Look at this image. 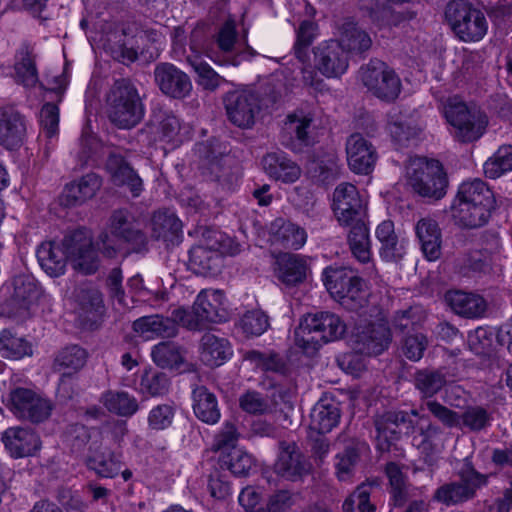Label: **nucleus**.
<instances>
[{
	"instance_id": "f8f14e48",
	"label": "nucleus",
	"mask_w": 512,
	"mask_h": 512,
	"mask_svg": "<svg viewBox=\"0 0 512 512\" xmlns=\"http://www.w3.org/2000/svg\"><path fill=\"white\" fill-rule=\"evenodd\" d=\"M10 410L19 419L39 423L50 416L52 405L30 389L17 388L10 394Z\"/></svg>"
},
{
	"instance_id": "0e129e2a",
	"label": "nucleus",
	"mask_w": 512,
	"mask_h": 512,
	"mask_svg": "<svg viewBox=\"0 0 512 512\" xmlns=\"http://www.w3.org/2000/svg\"><path fill=\"white\" fill-rule=\"evenodd\" d=\"M221 462L234 475L244 476L253 466V457L240 448H233L227 455L222 457Z\"/></svg>"
},
{
	"instance_id": "37998d69",
	"label": "nucleus",
	"mask_w": 512,
	"mask_h": 512,
	"mask_svg": "<svg viewBox=\"0 0 512 512\" xmlns=\"http://www.w3.org/2000/svg\"><path fill=\"white\" fill-rule=\"evenodd\" d=\"M274 467L277 474L287 479H294L302 474L305 467L294 443L282 444Z\"/></svg>"
},
{
	"instance_id": "72a5a7b5",
	"label": "nucleus",
	"mask_w": 512,
	"mask_h": 512,
	"mask_svg": "<svg viewBox=\"0 0 512 512\" xmlns=\"http://www.w3.org/2000/svg\"><path fill=\"white\" fill-rule=\"evenodd\" d=\"M307 271V258L302 255L284 253L276 258V275L286 285L292 286L302 282Z\"/></svg>"
},
{
	"instance_id": "338daca9",
	"label": "nucleus",
	"mask_w": 512,
	"mask_h": 512,
	"mask_svg": "<svg viewBox=\"0 0 512 512\" xmlns=\"http://www.w3.org/2000/svg\"><path fill=\"white\" fill-rule=\"evenodd\" d=\"M14 299L24 306H29L39 295V289L35 281L26 276H18L13 281Z\"/></svg>"
},
{
	"instance_id": "7ed1b4c3",
	"label": "nucleus",
	"mask_w": 512,
	"mask_h": 512,
	"mask_svg": "<svg viewBox=\"0 0 512 512\" xmlns=\"http://www.w3.org/2000/svg\"><path fill=\"white\" fill-rule=\"evenodd\" d=\"M406 179L413 191L423 198L439 200L446 194L447 176L437 160L410 158L406 165Z\"/></svg>"
},
{
	"instance_id": "bb28decb",
	"label": "nucleus",
	"mask_w": 512,
	"mask_h": 512,
	"mask_svg": "<svg viewBox=\"0 0 512 512\" xmlns=\"http://www.w3.org/2000/svg\"><path fill=\"white\" fill-rule=\"evenodd\" d=\"M41 268L51 277L63 275L69 259V252L65 246V239L62 243L54 241L43 242L36 252Z\"/></svg>"
},
{
	"instance_id": "6ab92c4d",
	"label": "nucleus",
	"mask_w": 512,
	"mask_h": 512,
	"mask_svg": "<svg viewBox=\"0 0 512 512\" xmlns=\"http://www.w3.org/2000/svg\"><path fill=\"white\" fill-rule=\"evenodd\" d=\"M27 120L11 107L0 108V146L18 150L27 138Z\"/></svg>"
},
{
	"instance_id": "9b49d317",
	"label": "nucleus",
	"mask_w": 512,
	"mask_h": 512,
	"mask_svg": "<svg viewBox=\"0 0 512 512\" xmlns=\"http://www.w3.org/2000/svg\"><path fill=\"white\" fill-rule=\"evenodd\" d=\"M201 35V29L193 30L190 39V49L193 55L189 56L187 61L197 75V84L205 90L214 91L221 85L224 79L207 62L202 60L200 55L204 54L215 63H220L216 59V53L213 49L199 42Z\"/></svg>"
},
{
	"instance_id": "4d7b16f0",
	"label": "nucleus",
	"mask_w": 512,
	"mask_h": 512,
	"mask_svg": "<svg viewBox=\"0 0 512 512\" xmlns=\"http://www.w3.org/2000/svg\"><path fill=\"white\" fill-rule=\"evenodd\" d=\"M153 361L162 368H173L183 361L179 346L174 342H161L151 352Z\"/></svg>"
},
{
	"instance_id": "e2e57ef3",
	"label": "nucleus",
	"mask_w": 512,
	"mask_h": 512,
	"mask_svg": "<svg viewBox=\"0 0 512 512\" xmlns=\"http://www.w3.org/2000/svg\"><path fill=\"white\" fill-rule=\"evenodd\" d=\"M175 408L170 404L154 406L148 413L147 424L152 431H164L168 429L174 420Z\"/></svg>"
},
{
	"instance_id": "4468645a",
	"label": "nucleus",
	"mask_w": 512,
	"mask_h": 512,
	"mask_svg": "<svg viewBox=\"0 0 512 512\" xmlns=\"http://www.w3.org/2000/svg\"><path fill=\"white\" fill-rule=\"evenodd\" d=\"M487 482L485 475L475 471L467 466L461 472V481L459 483H450L437 489L434 498L445 505H455L475 495V492Z\"/></svg>"
},
{
	"instance_id": "2f4dec72",
	"label": "nucleus",
	"mask_w": 512,
	"mask_h": 512,
	"mask_svg": "<svg viewBox=\"0 0 512 512\" xmlns=\"http://www.w3.org/2000/svg\"><path fill=\"white\" fill-rule=\"evenodd\" d=\"M425 402L421 405L423 406ZM426 407L423 408L425 410ZM420 410H411L413 418V427L410 429V433L413 436V444L423 451L432 450L435 445V441L442 434V430L439 426L432 423L430 418L424 414H420Z\"/></svg>"
},
{
	"instance_id": "a19ab883",
	"label": "nucleus",
	"mask_w": 512,
	"mask_h": 512,
	"mask_svg": "<svg viewBox=\"0 0 512 512\" xmlns=\"http://www.w3.org/2000/svg\"><path fill=\"white\" fill-rule=\"evenodd\" d=\"M152 235L166 243L174 244L179 241L182 223L178 217L169 211H158L152 218Z\"/></svg>"
},
{
	"instance_id": "e433bc0d",
	"label": "nucleus",
	"mask_w": 512,
	"mask_h": 512,
	"mask_svg": "<svg viewBox=\"0 0 512 512\" xmlns=\"http://www.w3.org/2000/svg\"><path fill=\"white\" fill-rule=\"evenodd\" d=\"M340 420L338 404L331 399H321L313 407L310 414V429L319 434L330 432Z\"/></svg>"
},
{
	"instance_id": "f704fd0d",
	"label": "nucleus",
	"mask_w": 512,
	"mask_h": 512,
	"mask_svg": "<svg viewBox=\"0 0 512 512\" xmlns=\"http://www.w3.org/2000/svg\"><path fill=\"white\" fill-rule=\"evenodd\" d=\"M415 232L424 256L429 261L437 260L441 255V232L437 222L429 217L420 219Z\"/></svg>"
},
{
	"instance_id": "423d86ee",
	"label": "nucleus",
	"mask_w": 512,
	"mask_h": 512,
	"mask_svg": "<svg viewBox=\"0 0 512 512\" xmlns=\"http://www.w3.org/2000/svg\"><path fill=\"white\" fill-rule=\"evenodd\" d=\"M445 17L454 34L463 42H477L487 34L488 22L484 13L464 0L451 1Z\"/></svg>"
},
{
	"instance_id": "58836bf2",
	"label": "nucleus",
	"mask_w": 512,
	"mask_h": 512,
	"mask_svg": "<svg viewBox=\"0 0 512 512\" xmlns=\"http://www.w3.org/2000/svg\"><path fill=\"white\" fill-rule=\"evenodd\" d=\"M195 416L204 423L213 425L220 419L216 396L204 386L196 387L192 393Z\"/></svg>"
},
{
	"instance_id": "ddd939ff",
	"label": "nucleus",
	"mask_w": 512,
	"mask_h": 512,
	"mask_svg": "<svg viewBox=\"0 0 512 512\" xmlns=\"http://www.w3.org/2000/svg\"><path fill=\"white\" fill-rule=\"evenodd\" d=\"M364 208V200L353 184L341 183L335 188L332 209L341 226L365 218Z\"/></svg>"
},
{
	"instance_id": "473e14b6",
	"label": "nucleus",
	"mask_w": 512,
	"mask_h": 512,
	"mask_svg": "<svg viewBox=\"0 0 512 512\" xmlns=\"http://www.w3.org/2000/svg\"><path fill=\"white\" fill-rule=\"evenodd\" d=\"M447 305L456 314L466 318L481 317L486 310V302L480 295L460 290L448 291L445 294Z\"/></svg>"
},
{
	"instance_id": "de8ad7c7",
	"label": "nucleus",
	"mask_w": 512,
	"mask_h": 512,
	"mask_svg": "<svg viewBox=\"0 0 512 512\" xmlns=\"http://www.w3.org/2000/svg\"><path fill=\"white\" fill-rule=\"evenodd\" d=\"M155 118L156 124L152 127L154 141L176 145L179 142V119L171 112H159Z\"/></svg>"
},
{
	"instance_id": "6e6d98bb",
	"label": "nucleus",
	"mask_w": 512,
	"mask_h": 512,
	"mask_svg": "<svg viewBox=\"0 0 512 512\" xmlns=\"http://www.w3.org/2000/svg\"><path fill=\"white\" fill-rule=\"evenodd\" d=\"M31 353L30 344L8 330H4L0 337V354L9 359H20Z\"/></svg>"
},
{
	"instance_id": "69168bd1",
	"label": "nucleus",
	"mask_w": 512,
	"mask_h": 512,
	"mask_svg": "<svg viewBox=\"0 0 512 512\" xmlns=\"http://www.w3.org/2000/svg\"><path fill=\"white\" fill-rule=\"evenodd\" d=\"M215 42L224 53L232 52L237 40L236 21L231 16L225 18L214 35Z\"/></svg>"
},
{
	"instance_id": "aec40b11",
	"label": "nucleus",
	"mask_w": 512,
	"mask_h": 512,
	"mask_svg": "<svg viewBox=\"0 0 512 512\" xmlns=\"http://www.w3.org/2000/svg\"><path fill=\"white\" fill-rule=\"evenodd\" d=\"M154 75L161 92L171 98L184 99L192 91V82L189 76L173 64L158 65Z\"/></svg>"
},
{
	"instance_id": "c03bdc74",
	"label": "nucleus",
	"mask_w": 512,
	"mask_h": 512,
	"mask_svg": "<svg viewBox=\"0 0 512 512\" xmlns=\"http://www.w3.org/2000/svg\"><path fill=\"white\" fill-rule=\"evenodd\" d=\"M494 205H466L459 204L451 206L453 218L467 228H477L483 226L490 217V212Z\"/></svg>"
},
{
	"instance_id": "5fc2aeb1",
	"label": "nucleus",
	"mask_w": 512,
	"mask_h": 512,
	"mask_svg": "<svg viewBox=\"0 0 512 512\" xmlns=\"http://www.w3.org/2000/svg\"><path fill=\"white\" fill-rule=\"evenodd\" d=\"M135 389L145 397L162 396L169 390V379L163 373L146 370Z\"/></svg>"
},
{
	"instance_id": "bf43d9fd",
	"label": "nucleus",
	"mask_w": 512,
	"mask_h": 512,
	"mask_svg": "<svg viewBox=\"0 0 512 512\" xmlns=\"http://www.w3.org/2000/svg\"><path fill=\"white\" fill-rule=\"evenodd\" d=\"M269 325L268 316L261 310L247 311L238 322V327L246 337L262 335Z\"/></svg>"
},
{
	"instance_id": "9d476101",
	"label": "nucleus",
	"mask_w": 512,
	"mask_h": 512,
	"mask_svg": "<svg viewBox=\"0 0 512 512\" xmlns=\"http://www.w3.org/2000/svg\"><path fill=\"white\" fill-rule=\"evenodd\" d=\"M362 83L378 98L395 100L401 92V80L393 69L380 60H371L360 70Z\"/></svg>"
},
{
	"instance_id": "412c9836",
	"label": "nucleus",
	"mask_w": 512,
	"mask_h": 512,
	"mask_svg": "<svg viewBox=\"0 0 512 512\" xmlns=\"http://www.w3.org/2000/svg\"><path fill=\"white\" fill-rule=\"evenodd\" d=\"M65 246L69 252V261L73 268L84 274H92L98 268V257L90 238L82 233L65 237Z\"/></svg>"
},
{
	"instance_id": "f3484780",
	"label": "nucleus",
	"mask_w": 512,
	"mask_h": 512,
	"mask_svg": "<svg viewBox=\"0 0 512 512\" xmlns=\"http://www.w3.org/2000/svg\"><path fill=\"white\" fill-rule=\"evenodd\" d=\"M375 426L378 449L385 451L399 438L402 429H405L407 434L410 433V429L413 427V418L411 412L389 411L375 420Z\"/></svg>"
},
{
	"instance_id": "393cba45",
	"label": "nucleus",
	"mask_w": 512,
	"mask_h": 512,
	"mask_svg": "<svg viewBox=\"0 0 512 512\" xmlns=\"http://www.w3.org/2000/svg\"><path fill=\"white\" fill-rule=\"evenodd\" d=\"M106 168L115 186L125 187L133 197L140 196L144 190L143 181L122 156L110 155Z\"/></svg>"
},
{
	"instance_id": "cd10ccee",
	"label": "nucleus",
	"mask_w": 512,
	"mask_h": 512,
	"mask_svg": "<svg viewBox=\"0 0 512 512\" xmlns=\"http://www.w3.org/2000/svg\"><path fill=\"white\" fill-rule=\"evenodd\" d=\"M102 185L101 178L95 173H88L67 184L60 197L65 206L80 205L95 196Z\"/></svg>"
},
{
	"instance_id": "13d9d810",
	"label": "nucleus",
	"mask_w": 512,
	"mask_h": 512,
	"mask_svg": "<svg viewBox=\"0 0 512 512\" xmlns=\"http://www.w3.org/2000/svg\"><path fill=\"white\" fill-rule=\"evenodd\" d=\"M445 384V375L439 370H422L416 374L415 385L423 397H433Z\"/></svg>"
},
{
	"instance_id": "052dcab7",
	"label": "nucleus",
	"mask_w": 512,
	"mask_h": 512,
	"mask_svg": "<svg viewBox=\"0 0 512 512\" xmlns=\"http://www.w3.org/2000/svg\"><path fill=\"white\" fill-rule=\"evenodd\" d=\"M372 485L362 483L357 489L344 501V512H374L375 506L370 503V494Z\"/></svg>"
},
{
	"instance_id": "0eeeda50",
	"label": "nucleus",
	"mask_w": 512,
	"mask_h": 512,
	"mask_svg": "<svg viewBox=\"0 0 512 512\" xmlns=\"http://www.w3.org/2000/svg\"><path fill=\"white\" fill-rule=\"evenodd\" d=\"M426 407L432 416L448 428H457L470 432L486 430L491 426L492 412L484 406L472 405L461 413L453 411L435 400H428L422 406Z\"/></svg>"
},
{
	"instance_id": "ea45409f",
	"label": "nucleus",
	"mask_w": 512,
	"mask_h": 512,
	"mask_svg": "<svg viewBox=\"0 0 512 512\" xmlns=\"http://www.w3.org/2000/svg\"><path fill=\"white\" fill-rule=\"evenodd\" d=\"M348 244L353 256L361 263H368L371 260V241L369 228L365 218L356 220L349 225Z\"/></svg>"
},
{
	"instance_id": "c9c22d12",
	"label": "nucleus",
	"mask_w": 512,
	"mask_h": 512,
	"mask_svg": "<svg viewBox=\"0 0 512 512\" xmlns=\"http://www.w3.org/2000/svg\"><path fill=\"white\" fill-rule=\"evenodd\" d=\"M233 354L229 341L207 333L201 339L200 357L204 364L217 367L228 361Z\"/></svg>"
},
{
	"instance_id": "a211bd4d",
	"label": "nucleus",
	"mask_w": 512,
	"mask_h": 512,
	"mask_svg": "<svg viewBox=\"0 0 512 512\" xmlns=\"http://www.w3.org/2000/svg\"><path fill=\"white\" fill-rule=\"evenodd\" d=\"M314 63L321 74L336 78L346 72L348 56L337 41H325L314 49Z\"/></svg>"
},
{
	"instance_id": "49530a36",
	"label": "nucleus",
	"mask_w": 512,
	"mask_h": 512,
	"mask_svg": "<svg viewBox=\"0 0 512 512\" xmlns=\"http://www.w3.org/2000/svg\"><path fill=\"white\" fill-rule=\"evenodd\" d=\"M87 466L100 477L113 478L119 474L122 464L119 455L105 449L92 452Z\"/></svg>"
},
{
	"instance_id": "f03ea898",
	"label": "nucleus",
	"mask_w": 512,
	"mask_h": 512,
	"mask_svg": "<svg viewBox=\"0 0 512 512\" xmlns=\"http://www.w3.org/2000/svg\"><path fill=\"white\" fill-rule=\"evenodd\" d=\"M106 104L110 121L121 129L136 126L144 116V105L138 90L125 79L115 81Z\"/></svg>"
},
{
	"instance_id": "f257e3e1",
	"label": "nucleus",
	"mask_w": 512,
	"mask_h": 512,
	"mask_svg": "<svg viewBox=\"0 0 512 512\" xmlns=\"http://www.w3.org/2000/svg\"><path fill=\"white\" fill-rule=\"evenodd\" d=\"M346 325L340 317L330 312L307 314L294 332L295 345L307 355H312L327 342L343 336Z\"/></svg>"
},
{
	"instance_id": "dca6fc26",
	"label": "nucleus",
	"mask_w": 512,
	"mask_h": 512,
	"mask_svg": "<svg viewBox=\"0 0 512 512\" xmlns=\"http://www.w3.org/2000/svg\"><path fill=\"white\" fill-rule=\"evenodd\" d=\"M204 243L193 247L189 253L190 263L198 267L199 273H215L222 265V234L216 230L203 233Z\"/></svg>"
},
{
	"instance_id": "5701e85b",
	"label": "nucleus",
	"mask_w": 512,
	"mask_h": 512,
	"mask_svg": "<svg viewBox=\"0 0 512 512\" xmlns=\"http://www.w3.org/2000/svg\"><path fill=\"white\" fill-rule=\"evenodd\" d=\"M355 351L364 355H379L391 342V332L385 323L371 324L362 329L357 328Z\"/></svg>"
},
{
	"instance_id": "1a4fd4ad",
	"label": "nucleus",
	"mask_w": 512,
	"mask_h": 512,
	"mask_svg": "<svg viewBox=\"0 0 512 512\" xmlns=\"http://www.w3.org/2000/svg\"><path fill=\"white\" fill-rule=\"evenodd\" d=\"M323 281L331 296L350 309L363 307L367 302L364 280L348 276L344 269L327 267L323 271Z\"/></svg>"
},
{
	"instance_id": "b1692460",
	"label": "nucleus",
	"mask_w": 512,
	"mask_h": 512,
	"mask_svg": "<svg viewBox=\"0 0 512 512\" xmlns=\"http://www.w3.org/2000/svg\"><path fill=\"white\" fill-rule=\"evenodd\" d=\"M2 441L13 458H23L34 455L41 447L38 434L24 427H11L4 431Z\"/></svg>"
},
{
	"instance_id": "2eb2a0df",
	"label": "nucleus",
	"mask_w": 512,
	"mask_h": 512,
	"mask_svg": "<svg viewBox=\"0 0 512 512\" xmlns=\"http://www.w3.org/2000/svg\"><path fill=\"white\" fill-rule=\"evenodd\" d=\"M225 108L229 120L234 125L249 128L254 124L260 110L259 98L252 91H233L225 98Z\"/></svg>"
},
{
	"instance_id": "864d4df0",
	"label": "nucleus",
	"mask_w": 512,
	"mask_h": 512,
	"mask_svg": "<svg viewBox=\"0 0 512 512\" xmlns=\"http://www.w3.org/2000/svg\"><path fill=\"white\" fill-rule=\"evenodd\" d=\"M484 173L488 178L497 179L512 171V146H500L484 163Z\"/></svg>"
},
{
	"instance_id": "8fccbe9b",
	"label": "nucleus",
	"mask_w": 512,
	"mask_h": 512,
	"mask_svg": "<svg viewBox=\"0 0 512 512\" xmlns=\"http://www.w3.org/2000/svg\"><path fill=\"white\" fill-rule=\"evenodd\" d=\"M337 42L347 55L365 52L372 44L370 36L352 22L344 24L340 40Z\"/></svg>"
},
{
	"instance_id": "680f3d73",
	"label": "nucleus",
	"mask_w": 512,
	"mask_h": 512,
	"mask_svg": "<svg viewBox=\"0 0 512 512\" xmlns=\"http://www.w3.org/2000/svg\"><path fill=\"white\" fill-rule=\"evenodd\" d=\"M316 30L317 26L312 21H303L297 30L294 50L296 57L303 64L307 63L309 60L308 48L317 36Z\"/></svg>"
},
{
	"instance_id": "7c9ffc66",
	"label": "nucleus",
	"mask_w": 512,
	"mask_h": 512,
	"mask_svg": "<svg viewBox=\"0 0 512 512\" xmlns=\"http://www.w3.org/2000/svg\"><path fill=\"white\" fill-rule=\"evenodd\" d=\"M270 241L272 245L298 250L307 241L304 228L283 219H276L270 225Z\"/></svg>"
},
{
	"instance_id": "20e7f679",
	"label": "nucleus",
	"mask_w": 512,
	"mask_h": 512,
	"mask_svg": "<svg viewBox=\"0 0 512 512\" xmlns=\"http://www.w3.org/2000/svg\"><path fill=\"white\" fill-rule=\"evenodd\" d=\"M173 315L179 324L188 329H200L207 323H220L227 320L225 297L222 291L202 290L192 307V311L184 308L173 310Z\"/></svg>"
},
{
	"instance_id": "a878e982",
	"label": "nucleus",
	"mask_w": 512,
	"mask_h": 512,
	"mask_svg": "<svg viewBox=\"0 0 512 512\" xmlns=\"http://www.w3.org/2000/svg\"><path fill=\"white\" fill-rule=\"evenodd\" d=\"M262 166L269 178L286 184L296 182L302 173L300 166L282 151L266 154Z\"/></svg>"
},
{
	"instance_id": "a18cd8bd",
	"label": "nucleus",
	"mask_w": 512,
	"mask_h": 512,
	"mask_svg": "<svg viewBox=\"0 0 512 512\" xmlns=\"http://www.w3.org/2000/svg\"><path fill=\"white\" fill-rule=\"evenodd\" d=\"M15 80L25 87H33L38 82V72L29 46H22L16 54L14 64Z\"/></svg>"
},
{
	"instance_id": "603ef678",
	"label": "nucleus",
	"mask_w": 512,
	"mask_h": 512,
	"mask_svg": "<svg viewBox=\"0 0 512 512\" xmlns=\"http://www.w3.org/2000/svg\"><path fill=\"white\" fill-rule=\"evenodd\" d=\"M86 352L79 346L64 348L56 357L54 368L63 376L70 375L81 369L86 362Z\"/></svg>"
},
{
	"instance_id": "c756f323",
	"label": "nucleus",
	"mask_w": 512,
	"mask_h": 512,
	"mask_svg": "<svg viewBox=\"0 0 512 512\" xmlns=\"http://www.w3.org/2000/svg\"><path fill=\"white\" fill-rule=\"evenodd\" d=\"M375 236L380 243L379 253L383 260L395 262L406 253L404 238H400L395 232L394 223L390 220L382 221L375 230Z\"/></svg>"
},
{
	"instance_id": "6e6552de",
	"label": "nucleus",
	"mask_w": 512,
	"mask_h": 512,
	"mask_svg": "<svg viewBox=\"0 0 512 512\" xmlns=\"http://www.w3.org/2000/svg\"><path fill=\"white\" fill-rule=\"evenodd\" d=\"M443 115L453 128L454 137L461 142L479 139L486 128L487 119L479 110L469 109L456 97L449 98L443 106Z\"/></svg>"
},
{
	"instance_id": "79ce46f5",
	"label": "nucleus",
	"mask_w": 512,
	"mask_h": 512,
	"mask_svg": "<svg viewBox=\"0 0 512 512\" xmlns=\"http://www.w3.org/2000/svg\"><path fill=\"white\" fill-rule=\"evenodd\" d=\"M79 315L87 323L94 324L104 313L101 292L92 286L82 288L77 294Z\"/></svg>"
},
{
	"instance_id": "09e8293b",
	"label": "nucleus",
	"mask_w": 512,
	"mask_h": 512,
	"mask_svg": "<svg viewBox=\"0 0 512 512\" xmlns=\"http://www.w3.org/2000/svg\"><path fill=\"white\" fill-rule=\"evenodd\" d=\"M101 402L109 412L123 417H130L139 409L137 399L125 391H107Z\"/></svg>"
},
{
	"instance_id": "4c0bfd02",
	"label": "nucleus",
	"mask_w": 512,
	"mask_h": 512,
	"mask_svg": "<svg viewBox=\"0 0 512 512\" xmlns=\"http://www.w3.org/2000/svg\"><path fill=\"white\" fill-rule=\"evenodd\" d=\"M478 205H494L493 192L489 189L486 183L480 179H473L471 181L463 182L459 188L455 199L451 206L459 204H472Z\"/></svg>"
},
{
	"instance_id": "4be33fe9",
	"label": "nucleus",
	"mask_w": 512,
	"mask_h": 512,
	"mask_svg": "<svg viewBox=\"0 0 512 512\" xmlns=\"http://www.w3.org/2000/svg\"><path fill=\"white\" fill-rule=\"evenodd\" d=\"M347 161L350 169L357 174L371 173L377 161L374 146L361 134H352L346 142Z\"/></svg>"
},
{
	"instance_id": "c85d7f7f",
	"label": "nucleus",
	"mask_w": 512,
	"mask_h": 512,
	"mask_svg": "<svg viewBox=\"0 0 512 512\" xmlns=\"http://www.w3.org/2000/svg\"><path fill=\"white\" fill-rule=\"evenodd\" d=\"M177 321L174 315L164 318L160 315H150L138 318L133 322L134 331L144 340H153L159 337H173L177 334Z\"/></svg>"
},
{
	"instance_id": "39448f33",
	"label": "nucleus",
	"mask_w": 512,
	"mask_h": 512,
	"mask_svg": "<svg viewBox=\"0 0 512 512\" xmlns=\"http://www.w3.org/2000/svg\"><path fill=\"white\" fill-rule=\"evenodd\" d=\"M104 256L113 258L122 251L140 252L146 247L147 238L135 229L126 211H115L110 219V233L100 238Z\"/></svg>"
},
{
	"instance_id": "774afa93",
	"label": "nucleus",
	"mask_w": 512,
	"mask_h": 512,
	"mask_svg": "<svg viewBox=\"0 0 512 512\" xmlns=\"http://www.w3.org/2000/svg\"><path fill=\"white\" fill-rule=\"evenodd\" d=\"M311 117L304 114H291L287 117V121L285 123V129L289 133H294L296 139L304 145L310 144V138L308 135V129L311 124Z\"/></svg>"
},
{
	"instance_id": "3c124183",
	"label": "nucleus",
	"mask_w": 512,
	"mask_h": 512,
	"mask_svg": "<svg viewBox=\"0 0 512 512\" xmlns=\"http://www.w3.org/2000/svg\"><path fill=\"white\" fill-rule=\"evenodd\" d=\"M387 129L391 137L400 143L416 136L420 131L413 117L396 111L389 114Z\"/></svg>"
}]
</instances>
